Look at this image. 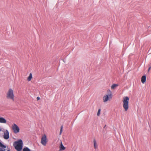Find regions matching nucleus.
<instances>
[{
    "label": "nucleus",
    "instance_id": "1",
    "mask_svg": "<svg viewBox=\"0 0 151 151\" xmlns=\"http://www.w3.org/2000/svg\"><path fill=\"white\" fill-rule=\"evenodd\" d=\"M15 149L18 151H21L22 148L23 142L22 139H20L17 141L14 142L13 144Z\"/></svg>",
    "mask_w": 151,
    "mask_h": 151
},
{
    "label": "nucleus",
    "instance_id": "2",
    "mask_svg": "<svg viewBox=\"0 0 151 151\" xmlns=\"http://www.w3.org/2000/svg\"><path fill=\"white\" fill-rule=\"evenodd\" d=\"M6 98L12 101H14V91L12 88H9L6 93Z\"/></svg>",
    "mask_w": 151,
    "mask_h": 151
},
{
    "label": "nucleus",
    "instance_id": "3",
    "mask_svg": "<svg viewBox=\"0 0 151 151\" xmlns=\"http://www.w3.org/2000/svg\"><path fill=\"white\" fill-rule=\"evenodd\" d=\"M129 99L127 96L124 97L123 98L122 101L123 103V107L125 111H127L129 108Z\"/></svg>",
    "mask_w": 151,
    "mask_h": 151
},
{
    "label": "nucleus",
    "instance_id": "4",
    "mask_svg": "<svg viewBox=\"0 0 151 151\" xmlns=\"http://www.w3.org/2000/svg\"><path fill=\"white\" fill-rule=\"evenodd\" d=\"M47 138L45 134L43 135L41 139V143L42 145L45 146L47 144Z\"/></svg>",
    "mask_w": 151,
    "mask_h": 151
},
{
    "label": "nucleus",
    "instance_id": "5",
    "mask_svg": "<svg viewBox=\"0 0 151 151\" xmlns=\"http://www.w3.org/2000/svg\"><path fill=\"white\" fill-rule=\"evenodd\" d=\"M12 129L14 133L16 134L19 132V128L16 124H13L12 125Z\"/></svg>",
    "mask_w": 151,
    "mask_h": 151
},
{
    "label": "nucleus",
    "instance_id": "6",
    "mask_svg": "<svg viewBox=\"0 0 151 151\" xmlns=\"http://www.w3.org/2000/svg\"><path fill=\"white\" fill-rule=\"evenodd\" d=\"M111 98L112 95L111 94L109 95H106L104 96L103 98V101L104 102H106L109 100V98L111 99Z\"/></svg>",
    "mask_w": 151,
    "mask_h": 151
},
{
    "label": "nucleus",
    "instance_id": "7",
    "mask_svg": "<svg viewBox=\"0 0 151 151\" xmlns=\"http://www.w3.org/2000/svg\"><path fill=\"white\" fill-rule=\"evenodd\" d=\"M4 138L5 139H7L9 138V133L7 130H6L4 133Z\"/></svg>",
    "mask_w": 151,
    "mask_h": 151
},
{
    "label": "nucleus",
    "instance_id": "8",
    "mask_svg": "<svg viewBox=\"0 0 151 151\" xmlns=\"http://www.w3.org/2000/svg\"><path fill=\"white\" fill-rule=\"evenodd\" d=\"M6 121L5 118L3 117H0V123L5 124L6 123Z\"/></svg>",
    "mask_w": 151,
    "mask_h": 151
},
{
    "label": "nucleus",
    "instance_id": "9",
    "mask_svg": "<svg viewBox=\"0 0 151 151\" xmlns=\"http://www.w3.org/2000/svg\"><path fill=\"white\" fill-rule=\"evenodd\" d=\"M65 147L63 145L62 142L61 141L60 144V150H63L65 149Z\"/></svg>",
    "mask_w": 151,
    "mask_h": 151
},
{
    "label": "nucleus",
    "instance_id": "10",
    "mask_svg": "<svg viewBox=\"0 0 151 151\" xmlns=\"http://www.w3.org/2000/svg\"><path fill=\"white\" fill-rule=\"evenodd\" d=\"M146 77L145 76H143L141 78V82L144 83L146 81Z\"/></svg>",
    "mask_w": 151,
    "mask_h": 151
},
{
    "label": "nucleus",
    "instance_id": "11",
    "mask_svg": "<svg viewBox=\"0 0 151 151\" xmlns=\"http://www.w3.org/2000/svg\"><path fill=\"white\" fill-rule=\"evenodd\" d=\"M93 145L94 148L96 149L97 148L98 146L97 145L96 140L95 139H93Z\"/></svg>",
    "mask_w": 151,
    "mask_h": 151
},
{
    "label": "nucleus",
    "instance_id": "12",
    "mask_svg": "<svg viewBox=\"0 0 151 151\" xmlns=\"http://www.w3.org/2000/svg\"><path fill=\"white\" fill-rule=\"evenodd\" d=\"M118 86V85L117 84H113L111 86V89H114L116 88Z\"/></svg>",
    "mask_w": 151,
    "mask_h": 151
},
{
    "label": "nucleus",
    "instance_id": "13",
    "mask_svg": "<svg viewBox=\"0 0 151 151\" xmlns=\"http://www.w3.org/2000/svg\"><path fill=\"white\" fill-rule=\"evenodd\" d=\"M32 78V75L31 73L29 74V76L27 78V80L28 81H30Z\"/></svg>",
    "mask_w": 151,
    "mask_h": 151
},
{
    "label": "nucleus",
    "instance_id": "14",
    "mask_svg": "<svg viewBox=\"0 0 151 151\" xmlns=\"http://www.w3.org/2000/svg\"><path fill=\"white\" fill-rule=\"evenodd\" d=\"M23 151H31L27 147H25L23 148Z\"/></svg>",
    "mask_w": 151,
    "mask_h": 151
},
{
    "label": "nucleus",
    "instance_id": "15",
    "mask_svg": "<svg viewBox=\"0 0 151 151\" xmlns=\"http://www.w3.org/2000/svg\"><path fill=\"white\" fill-rule=\"evenodd\" d=\"M63 125H62L61 126L60 130V135L62 133V131H63Z\"/></svg>",
    "mask_w": 151,
    "mask_h": 151
},
{
    "label": "nucleus",
    "instance_id": "16",
    "mask_svg": "<svg viewBox=\"0 0 151 151\" xmlns=\"http://www.w3.org/2000/svg\"><path fill=\"white\" fill-rule=\"evenodd\" d=\"M0 146L1 147H3L4 148H5L6 146L3 145V144H2V143L0 142Z\"/></svg>",
    "mask_w": 151,
    "mask_h": 151
},
{
    "label": "nucleus",
    "instance_id": "17",
    "mask_svg": "<svg viewBox=\"0 0 151 151\" xmlns=\"http://www.w3.org/2000/svg\"><path fill=\"white\" fill-rule=\"evenodd\" d=\"M100 111H101V109H99L98 110V112H97V116H99L100 115Z\"/></svg>",
    "mask_w": 151,
    "mask_h": 151
},
{
    "label": "nucleus",
    "instance_id": "18",
    "mask_svg": "<svg viewBox=\"0 0 151 151\" xmlns=\"http://www.w3.org/2000/svg\"><path fill=\"white\" fill-rule=\"evenodd\" d=\"M151 69V67H150L148 69V72H149L150 71V69Z\"/></svg>",
    "mask_w": 151,
    "mask_h": 151
},
{
    "label": "nucleus",
    "instance_id": "19",
    "mask_svg": "<svg viewBox=\"0 0 151 151\" xmlns=\"http://www.w3.org/2000/svg\"><path fill=\"white\" fill-rule=\"evenodd\" d=\"M37 100H39L40 99V98L38 97H37Z\"/></svg>",
    "mask_w": 151,
    "mask_h": 151
},
{
    "label": "nucleus",
    "instance_id": "20",
    "mask_svg": "<svg viewBox=\"0 0 151 151\" xmlns=\"http://www.w3.org/2000/svg\"><path fill=\"white\" fill-rule=\"evenodd\" d=\"M0 151H4V150H3L2 149L0 148Z\"/></svg>",
    "mask_w": 151,
    "mask_h": 151
},
{
    "label": "nucleus",
    "instance_id": "21",
    "mask_svg": "<svg viewBox=\"0 0 151 151\" xmlns=\"http://www.w3.org/2000/svg\"><path fill=\"white\" fill-rule=\"evenodd\" d=\"M7 151H10V150H7Z\"/></svg>",
    "mask_w": 151,
    "mask_h": 151
}]
</instances>
